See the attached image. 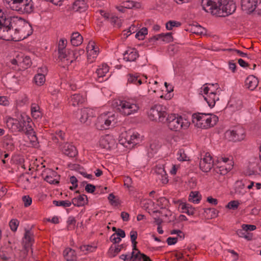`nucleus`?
Listing matches in <instances>:
<instances>
[{
	"instance_id": "1",
	"label": "nucleus",
	"mask_w": 261,
	"mask_h": 261,
	"mask_svg": "<svg viewBox=\"0 0 261 261\" xmlns=\"http://www.w3.org/2000/svg\"><path fill=\"white\" fill-rule=\"evenodd\" d=\"M201 5L205 12L219 17L231 14L236 9L232 0H201Z\"/></svg>"
},
{
	"instance_id": "2",
	"label": "nucleus",
	"mask_w": 261,
	"mask_h": 261,
	"mask_svg": "<svg viewBox=\"0 0 261 261\" xmlns=\"http://www.w3.org/2000/svg\"><path fill=\"white\" fill-rule=\"evenodd\" d=\"M31 121V118L24 113H21L17 119L6 117L5 120L7 127L13 133L23 132L28 133L33 131Z\"/></svg>"
},
{
	"instance_id": "3",
	"label": "nucleus",
	"mask_w": 261,
	"mask_h": 261,
	"mask_svg": "<svg viewBox=\"0 0 261 261\" xmlns=\"http://www.w3.org/2000/svg\"><path fill=\"white\" fill-rule=\"evenodd\" d=\"M113 106L116 110L123 116H129L138 113L140 107L138 101L132 98L116 101Z\"/></svg>"
},
{
	"instance_id": "4",
	"label": "nucleus",
	"mask_w": 261,
	"mask_h": 261,
	"mask_svg": "<svg viewBox=\"0 0 261 261\" xmlns=\"http://www.w3.org/2000/svg\"><path fill=\"white\" fill-rule=\"evenodd\" d=\"M219 85L216 84H206L201 88L200 93L203 96L208 106L212 108L219 99Z\"/></svg>"
},
{
	"instance_id": "5",
	"label": "nucleus",
	"mask_w": 261,
	"mask_h": 261,
	"mask_svg": "<svg viewBox=\"0 0 261 261\" xmlns=\"http://www.w3.org/2000/svg\"><path fill=\"white\" fill-rule=\"evenodd\" d=\"M166 121L168 128L174 132L186 130L190 125V122L187 118L178 114L171 113L168 115Z\"/></svg>"
},
{
	"instance_id": "6",
	"label": "nucleus",
	"mask_w": 261,
	"mask_h": 261,
	"mask_svg": "<svg viewBox=\"0 0 261 261\" xmlns=\"http://www.w3.org/2000/svg\"><path fill=\"white\" fill-rule=\"evenodd\" d=\"M218 121V117L212 114L199 113L193 116V122L201 128H207L214 126Z\"/></svg>"
},
{
	"instance_id": "7",
	"label": "nucleus",
	"mask_w": 261,
	"mask_h": 261,
	"mask_svg": "<svg viewBox=\"0 0 261 261\" xmlns=\"http://www.w3.org/2000/svg\"><path fill=\"white\" fill-rule=\"evenodd\" d=\"M4 2L11 10L21 14L30 13L33 11L32 0H4Z\"/></svg>"
},
{
	"instance_id": "8",
	"label": "nucleus",
	"mask_w": 261,
	"mask_h": 261,
	"mask_svg": "<svg viewBox=\"0 0 261 261\" xmlns=\"http://www.w3.org/2000/svg\"><path fill=\"white\" fill-rule=\"evenodd\" d=\"M14 22V26L21 27V30L18 33H13L14 41H17L23 40L33 33L31 25L23 19H15Z\"/></svg>"
},
{
	"instance_id": "9",
	"label": "nucleus",
	"mask_w": 261,
	"mask_h": 261,
	"mask_svg": "<svg viewBox=\"0 0 261 261\" xmlns=\"http://www.w3.org/2000/svg\"><path fill=\"white\" fill-rule=\"evenodd\" d=\"M148 115L151 120L163 122L167 117L166 108L161 105H155L150 109Z\"/></svg>"
},
{
	"instance_id": "10",
	"label": "nucleus",
	"mask_w": 261,
	"mask_h": 261,
	"mask_svg": "<svg viewBox=\"0 0 261 261\" xmlns=\"http://www.w3.org/2000/svg\"><path fill=\"white\" fill-rule=\"evenodd\" d=\"M232 166L233 162L231 158L221 156L218 158L214 170L218 174L225 175L232 169Z\"/></svg>"
},
{
	"instance_id": "11",
	"label": "nucleus",
	"mask_w": 261,
	"mask_h": 261,
	"mask_svg": "<svg viewBox=\"0 0 261 261\" xmlns=\"http://www.w3.org/2000/svg\"><path fill=\"white\" fill-rule=\"evenodd\" d=\"M115 120L116 116L113 112L103 113L98 117L96 126L98 129H107L109 128L112 122H115Z\"/></svg>"
},
{
	"instance_id": "12",
	"label": "nucleus",
	"mask_w": 261,
	"mask_h": 261,
	"mask_svg": "<svg viewBox=\"0 0 261 261\" xmlns=\"http://www.w3.org/2000/svg\"><path fill=\"white\" fill-rule=\"evenodd\" d=\"M139 141V135L137 133L125 132L121 133L119 142L126 147H130L137 144Z\"/></svg>"
},
{
	"instance_id": "13",
	"label": "nucleus",
	"mask_w": 261,
	"mask_h": 261,
	"mask_svg": "<svg viewBox=\"0 0 261 261\" xmlns=\"http://www.w3.org/2000/svg\"><path fill=\"white\" fill-rule=\"evenodd\" d=\"M84 52L83 50H69L66 49L59 51V59L62 61L65 66L69 65L73 61L77 59L80 52Z\"/></svg>"
},
{
	"instance_id": "14",
	"label": "nucleus",
	"mask_w": 261,
	"mask_h": 261,
	"mask_svg": "<svg viewBox=\"0 0 261 261\" xmlns=\"http://www.w3.org/2000/svg\"><path fill=\"white\" fill-rule=\"evenodd\" d=\"M34 242V235L30 230H27L22 239L23 250L20 252V257H25Z\"/></svg>"
},
{
	"instance_id": "15",
	"label": "nucleus",
	"mask_w": 261,
	"mask_h": 261,
	"mask_svg": "<svg viewBox=\"0 0 261 261\" xmlns=\"http://www.w3.org/2000/svg\"><path fill=\"white\" fill-rule=\"evenodd\" d=\"M86 49L87 61L90 63H93L99 54V48L94 41L91 40L89 42Z\"/></svg>"
},
{
	"instance_id": "16",
	"label": "nucleus",
	"mask_w": 261,
	"mask_h": 261,
	"mask_svg": "<svg viewBox=\"0 0 261 261\" xmlns=\"http://www.w3.org/2000/svg\"><path fill=\"white\" fill-rule=\"evenodd\" d=\"M160 216L154 217V222L158 225L157 228H160V224L163 220L166 222H171L175 219V215L172 212L168 209H163L162 211H159Z\"/></svg>"
},
{
	"instance_id": "17",
	"label": "nucleus",
	"mask_w": 261,
	"mask_h": 261,
	"mask_svg": "<svg viewBox=\"0 0 261 261\" xmlns=\"http://www.w3.org/2000/svg\"><path fill=\"white\" fill-rule=\"evenodd\" d=\"M226 135L229 137L230 140L234 142H239L245 139L246 132L243 127H239L233 130H227L226 132Z\"/></svg>"
},
{
	"instance_id": "18",
	"label": "nucleus",
	"mask_w": 261,
	"mask_h": 261,
	"mask_svg": "<svg viewBox=\"0 0 261 261\" xmlns=\"http://www.w3.org/2000/svg\"><path fill=\"white\" fill-rule=\"evenodd\" d=\"M214 165V161L212 156L209 152L205 153L201 158L199 163L200 169L204 172H207L211 170Z\"/></svg>"
},
{
	"instance_id": "19",
	"label": "nucleus",
	"mask_w": 261,
	"mask_h": 261,
	"mask_svg": "<svg viewBox=\"0 0 261 261\" xmlns=\"http://www.w3.org/2000/svg\"><path fill=\"white\" fill-rule=\"evenodd\" d=\"M99 144L101 147L111 149L115 148L116 145V140L113 136L111 135H105L100 137Z\"/></svg>"
},
{
	"instance_id": "20",
	"label": "nucleus",
	"mask_w": 261,
	"mask_h": 261,
	"mask_svg": "<svg viewBox=\"0 0 261 261\" xmlns=\"http://www.w3.org/2000/svg\"><path fill=\"white\" fill-rule=\"evenodd\" d=\"M44 179L50 184L59 183L60 176L58 173L50 169H45L42 173Z\"/></svg>"
},
{
	"instance_id": "21",
	"label": "nucleus",
	"mask_w": 261,
	"mask_h": 261,
	"mask_svg": "<svg viewBox=\"0 0 261 261\" xmlns=\"http://www.w3.org/2000/svg\"><path fill=\"white\" fill-rule=\"evenodd\" d=\"M0 257L3 261H14L15 254L12 246H4L0 249Z\"/></svg>"
},
{
	"instance_id": "22",
	"label": "nucleus",
	"mask_w": 261,
	"mask_h": 261,
	"mask_svg": "<svg viewBox=\"0 0 261 261\" xmlns=\"http://www.w3.org/2000/svg\"><path fill=\"white\" fill-rule=\"evenodd\" d=\"M59 148L63 154L70 158L74 157L77 154L75 146L68 142L60 143Z\"/></svg>"
},
{
	"instance_id": "23",
	"label": "nucleus",
	"mask_w": 261,
	"mask_h": 261,
	"mask_svg": "<svg viewBox=\"0 0 261 261\" xmlns=\"http://www.w3.org/2000/svg\"><path fill=\"white\" fill-rule=\"evenodd\" d=\"M2 147L7 152L13 151L16 147L15 141L10 135L5 136L2 140Z\"/></svg>"
},
{
	"instance_id": "24",
	"label": "nucleus",
	"mask_w": 261,
	"mask_h": 261,
	"mask_svg": "<svg viewBox=\"0 0 261 261\" xmlns=\"http://www.w3.org/2000/svg\"><path fill=\"white\" fill-rule=\"evenodd\" d=\"M47 73V69L46 67H41L38 69L37 73L35 75L33 81L35 84L41 86L43 85L46 81L45 75Z\"/></svg>"
},
{
	"instance_id": "25",
	"label": "nucleus",
	"mask_w": 261,
	"mask_h": 261,
	"mask_svg": "<svg viewBox=\"0 0 261 261\" xmlns=\"http://www.w3.org/2000/svg\"><path fill=\"white\" fill-rule=\"evenodd\" d=\"M257 0H241L242 10L246 13L250 14L255 11Z\"/></svg>"
},
{
	"instance_id": "26",
	"label": "nucleus",
	"mask_w": 261,
	"mask_h": 261,
	"mask_svg": "<svg viewBox=\"0 0 261 261\" xmlns=\"http://www.w3.org/2000/svg\"><path fill=\"white\" fill-rule=\"evenodd\" d=\"M143 207L150 214L154 215L158 214L159 210L156 205L151 199H145L142 202Z\"/></svg>"
},
{
	"instance_id": "27",
	"label": "nucleus",
	"mask_w": 261,
	"mask_h": 261,
	"mask_svg": "<svg viewBox=\"0 0 261 261\" xmlns=\"http://www.w3.org/2000/svg\"><path fill=\"white\" fill-rule=\"evenodd\" d=\"M109 71V67L105 63H103L98 66L95 73V77L97 81L101 82L103 81V77L106 75Z\"/></svg>"
},
{
	"instance_id": "28",
	"label": "nucleus",
	"mask_w": 261,
	"mask_h": 261,
	"mask_svg": "<svg viewBox=\"0 0 261 261\" xmlns=\"http://www.w3.org/2000/svg\"><path fill=\"white\" fill-rule=\"evenodd\" d=\"M171 234H176L175 237H169L167 239V243L168 245L175 244L178 240H182L185 238V233L180 229H172L170 231Z\"/></svg>"
},
{
	"instance_id": "29",
	"label": "nucleus",
	"mask_w": 261,
	"mask_h": 261,
	"mask_svg": "<svg viewBox=\"0 0 261 261\" xmlns=\"http://www.w3.org/2000/svg\"><path fill=\"white\" fill-rule=\"evenodd\" d=\"M3 15H4V17H3V18H1V22H5L6 24H9V25H10V28H11V29L13 30V34L14 33H18L19 32H20V30H21L22 28L21 27H17L16 25L14 26L13 21H15V20H15V19H21V18L18 17H14L12 18H7L6 15L4 12H3Z\"/></svg>"
},
{
	"instance_id": "30",
	"label": "nucleus",
	"mask_w": 261,
	"mask_h": 261,
	"mask_svg": "<svg viewBox=\"0 0 261 261\" xmlns=\"http://www.w3.org/2000/svg\"><path fill=\"white\" fill-rule=\"evenodd\" d=\"M92 113L90 109L84 108L77 112L76 117L82 123H85L92 116Z\"/></svg>"
},
{
	"instance_id": "31",
	"label": "nucleus",
	"mask_w": 261,
	"mask_h": 261,
	"mask_svg": "<svg viewBox=\"0 0 261 261\" xmlns=\"http://www.w3.org/2000/svg\"><path fill=\"white\" fill-rule=\"evenodd\" d=\"M123 56V59L126 61L133 62L138 58L139 54L135 48H128L125 51Z\"/></svg>"
},
{
	"instance_id": "32",
	"label": "nucleus",
	"mask_w": 261,
	"mask_h": 261,
	"mask_svg": "<svg viewBox=\"0 0 261 261\" xmlns=\"http://www.w3.org/2000/svg\"><path fill=\"white\" fill-rule=\"evenodd\" d=\"M258 84V79L254 75L248 76L245 80V86L250 90H254Z\"/></svg>"
},
{
	"instance_id": "33",
	"label": "nucleus",
	"mask_w": 261,
	"mask_h": 261,
	"mask_svg": "<svg viewBox=\"0 0 261 261\" xmlns=\"http://www.w3.org/2000/svg\"><path fill=\"white\" fill-rule=\"evenodd\" d=\"M178 209H180L181 213H187L189 215H193L195 212V209L191 205L182 201L179 203Z\"/></svg>"
},
{
	"instance_id": "34",
	"label": "nucleus",
	"mask_w": 261,
	"mask_h": 261,
	"mask_svg": "<svg viewBox=\"0 0 261 261\" xmlns=\"http://www.w3.org/2000/svg\"><path fill=\"white\" fill-rule=\"evenodd\" d=\"M32 61L28 56L19 55V64L18 69H27L31 65Z\"/></svg>"
},
{
	"instance_id": "35",
	"label": "nucleus",
	"mask_w": 261,
	"mask_h": 261,
	"mask_svg": "<svg viewBox=\"0 0 261 261\" xmlns=\"http://www.w3.org/2000/svg\"><path fill=\"white\" fill-rule=\"evenodd\" d=\"M86 100L85 95L75 94L71 96L70 102L73 106H76L84 103Z\"/></svg>"
},
{
	"instance_id": "36",
	"label": "nucleus",
	"mask_w": 261,
	"mask_h": 261,
	"mask_svg": "<svg viewBox=\"0 0 261 261\" xmlns=\"http://www.w3.org/2000/svg\"><path fill=\"white\" fill-rule=\"evenodd\" d=\"M87 197L85 195H79L72 199V203L76 206H81L87 203Z\"/></svg>"
},
{
	"instance_id": "37",
	"label": "nucleus",
	"mask_w": 261,
	"mask_h": 261,
	"mask_svg": "<svg viewBox=\"0 0 261 261\" xmlns=\"http://www.w3.org/2000/svg\"><path fill=\"white\" fill-rule=\"evenodd\" d=\"M83 37L77 32L73 33L71 36L70 42L72 45L77 46L83 42Z\"/></svg>"
},
{
	"instance_id": "38",
	"label": "nucleus",
	"mask_w": 261,
	"mask_h": 261,
	"mask_svg": "<svg viewBox=\"0 0 261 261\" xmlns=\"http://www.w3.org/2000/svg\"><path fill=\"white\" fill-rule=\"evenodd\" d=\"M118 231H116L110 237V241L113 243H118L120 242L121 238H123L125 236V232L122 229H118Z\"/></svg>"
},
{
	"instance_id": "39",
	"label": "nucleus",
	"mask_w": 261,
	"mask_h": 261,
	"mask_svg": "<svg viewBox=\"0 0 261 261\" xmlns=\"http://www.w3.org/2000/svg\"><path fill=\"white\" fill-rule=\"evenodd\" d=\"M63 255L66 261H76L75 251L71 248L65 249Z\"/></svg>"
},
{
	"instance_id": "40",
	"label": "nucleus",
	"mask_w": 261,
	"mask_h": 261,
	"mask_svg": "<svg viewBox=\"0 0 261 261\" xmlns=\"http://www.w3.org/2000/svg\"><path fill=\"white\" fill-rule=\"evenodd\" d=\"M234 189L235 193L241 196L244 195L246 193L245 184L242 181L238 180L235 182Z\"/></svg>"
},
{
	"instance_id": "41",
	"label": "nucleus",
	"mask_w": 261,
	"mask_h": 261,
	"mask_svg": "<svg viewBox=\"0 0 261 261\" xmlns=\"http://www.w3.org/2000/svg\"><path fill=\"white\" fill-rule=\"evenodd\" d=\"M254 229H237L236 233L240 238H243L247 240H251L253 238L252 233L249 230H253Z\"/></svg>"
},
{
	"instance_id": "42",
	"label": "nucleus",
	"mask_w": 261,
	"mask_h": 261,
	"mask_svg": "<svg viewBox=\"0 0 261 261\" xmlns=\"http://www.w3.org/2000/svg\"><path fill=\"white\" fill-rule=\"evenodd\" d=\"M260 169L257 164H252L246 171L248 175H257L260 174Z\"/></svg>"
},
{
	"instance_id": "43",
	"label": "nucleus",
	"mask_w": 261,
	"mask_h": 261,
	"mask_svg": "<svg viewBox=\"0 0 261 261\" xmlns=\"http://www.w3.org/2000/svg\"><path fill=\"white\" fill-rule=\"evenodd\" d=\"M31 114L32 117L35 119H38L41 117L42 114L40 111V107L36 103L32 104Z\"/></svg>"
},
{
	"instance_id": "44",
	"label": "nucleus",
	"mask_w": 261,
	"mask_h": 261,
	"mask_svg": "<svg viewBox=\"0 0 261 261\" xmlns=\"http://www.w3.org/2000/svg\"><path fill=\"white\" fill-rule=\"evenodd\" d=\"M122 7L126 9H133L134 8H138L140 7V4L134 1L128 0L122 3Z\"/></svg>"
},
{
	"instance_id": "45",
	"label": "nucleus",
	"mask_w": 261,
	"mask_h": 261,
	"mask_svg": "<svg viewBox=\"0 0 261 261\" xmlns=\"http://www.w3.org/2000/svg\"><path fill=\"white\" fill-rule=\"evenodd\" d=\"M201 200V196L199 195L198 192L192 191L190 193L189 197V201L194 203H198Z\"/></svg>"
},
{
	"instance_id": "46",
	"label": "nucleus",
	"mask_w": 261,
	"mask_h": 261,
	"mask_svg": "<svg viewBox=\"0 0 261 261\" xmlns=\"http://www.w3.org/2000/svg\"><path fill=\"white\" fill-rule=\"evenodd\" d=\"M177 159L180 162L187 161L190 160V158L186 153L183 149H179L176 154Z\"/></svg>"
},
{
	"instance_id": "47",
	"label": "nucleus",
	"mask_w": 261,
	"mask_h": 261,
	"mask_svg": "<svg viewBox=\"0 0 261 261\" xmlns=\"http://www.w3.org/2000/svg\"><path fill=\"white\" fill-rule=\"evenodd\" d=\"M121 250V247L120 246L117 245L115 246H111L109 251H108V255L110 257H114L118 254Z\"/></svg>"
},
{
	"instance_id": "48",
	"label": "nucleus",
	"mask_w": 261,
	"mask_h": 261,
	"mask_svg": "<svg viewBox=\"0 0 261 261\" xmlns=\"http://www.w3.org/2000/svg\"><path fill=\"white\" fill-rule=\"evenodd\" d=\"M97 248L96 246L90 245H85L81 246L80 247V250L83 251L85 254L88 253L89 252H94Z\"/></svg>"
},
{
	"instance_id": "49",
	"label": "nucleus",
	"mask_w": 261,
	"mask_h": 261,
	"mask_svg": "<svg viewBox=\"0 0 261 261\" xmlns=\"http://www.w3.org/2000/svg\"><path fill=\"white\" fill-rule=\"evenodd\" d=\"M138 233L136 231L132 230L130 232V237L133 245V250H137L136 239L137 238Z\"/></svg>"
},
{
	"instance_id": "50",
	"label": "nucleus",
	"mask_w": 261,
	"mask_h": 261,
	"mask_svg": "<svg viewBox=\"0 0 261 261\" xmlns=\"http://www.w3.org/2000/svg\"><path fill=\"white\" fill-rule=\"evenodd\" d=\"M166 168L169 170L170 174L172 175H174L176 174L177 170L180 168L179 165L171 164L170 166L166 164Z\"/></svg>"
},
{
	"instance_id": "51",
	"label": "nucleus",
	"mask_w": 261,
	"mask_h": 261,
	"mask_svg": "<svg viewBox=\"0 0 261 261\" xmlns=\"http://www.w3.org/2000/svg\"><path fill=\"white\" fill-rule=\"evenodd\" d=\"M148 33V30L146 28H143L140 29L135 35V37L140 40H143L145 35Z\"/></svg>"
},
{
	"instance_id": "52",
	"label": "nucleus",
	"mask_w": 261,
	"mask_h": 261,
	"mask_svg": "<svg viewBox=\"0 0 261 261\" xmlns=\"http://www.w3.org/2000/svg\"><path fill=\"white\" fill-rule=\"evenodd\" d=\"M191 30L192 33L194 34H202L205 33L204 28L198 24L192 25Z\"/></svg>"
},
{
	"instance_id": "53",
	"label": "nucleus",
	"mask_w": 261,
	"mask_h": 261,
	"mask_svg": "<svg viewBox=\"0 0 261 261\" xmlns=\"http://www.w3.org/2000/svg\"><path fill=\"white\" fill-rule=\"evenodd\" d=\"M181 25L180 22L174 20H170L166 23L167 30H172L174 27H178Z\"/></svg>"
},
{
	"instance_id": "54",
	"label": "nucleus",
	"mask_w": 261,
	"mask_h": 261,
	"mask_svg": "<svg viewBox=\"0 0 261 261\" xmlns=\"http://www.w3.org/2000/svg\"><path fill=\"white\" fill-rule=\"evenodd\" d=\"M53 203L56 206H61L64 207H69L71 205L72 202L69 200H54Z\"/></svg>"
},
{
	"instance_id": "55",
	"label": "nucleus",
	"mask_w": 261,
	"mask_h": 261,
	"mask_svg": "<svg viewBox=\"0 0 261 261\" xmlns=\"http://www.w3.org/2000/svg\"><path fill=\"white\" fill-rule=\"evenodd\" d=\"M157 202L158 203L156 205H159V206L163 210L164 209V207L168 205L169 201L165 197H162L158 199Z\"/></svg>"
},
{
	"instance_id": "56",
	"label": "nucleus",
	"mask_w": 261,
	"mask_h": 261,
	"mask_svg": "<svg viewBox=\"0 0 261 261\" xmlns=\"http://www.w3.org/2000/svg\"><path fill=\"white\" fill-rule=\"evenodd\" d=\"M65 137V133L62 130H58L56 132L55 136H53L52 139L55 142H56V140H57V142H58L59 139H60L61 140H64Z\"/></svg>"
},
{
	"instance_id": "57",
	"label": "nucleus",
	"mask_w": 261,
	"mask_h": 261,
	"mask_svg": "<svg viewBox=\"0 0 261 261\" xmlns=\"http://www.w3.org/2000/svg\"><path fill=\"white\" fill-rule=\"evenodd\" d=\"M240 205V203L238 200H232L229 202L226 206V207L230 209L236 210Z\"/></svg>"
},
{
	"instance_id": "58",
	"label": "nucleus",
	"mask_w": 261,
	"mask_h": 261,
	"mask_svg": "<svg viewBox=\"0 0 261 261\" xmlns=\"http://www.w3.org/2000/svg\"><path fill=\"white\" fill-rule=\"evenodd\" d=\"M141 252L139 250H133L131 256L128 257V260L136 261L137 259H139Z\"/></svg>"
},
{
	"instance_id": "59",
	"label": "nucleus",
	"mask_w": 261,
	"mask_h": 261,
	"mask_svg": "<svg viewBox=\"0 0 261 261\" xmlns=\"http://www.w3.org/2000/svg\"><path fill=\"white\" fill-rule=\"evenodd\" d=\"M24 207L29 206L32 203V199L29 195H24L22 197Z\"/></svg>"
},
{
	"instance_id": "60",
	"label": "nucleus",
	"mask_w": 261,
	"mask_h": 261,
	"mask_svg": "<svg viewBox=\"0 0 261 261\" xmlns=\"http://www.w3.org/2000/svg\"><path fill=\"white\" fill-rule=\"evenodd\" d=\"M67 42V40L65 39L62 38L60 39L58 43V52L65 50Z\"/></svg>"
},
{
	"instance_id": "61",
	"label": "nucleus",
	"mask_w": 261,
	"mask_h": 261,
	"mask_svg": "<svg viewBox=\"0 0 261 261\" xmlns=\"http://www.w3.org/2000/svg\"><path fill=\"white\" fill-rule=\"evenodd\" d=\"M173 40V38L172 36L171 33H163V42L166 43L172 42Z\"/></svg>"
},
{
	"instance_id": "62",
	"label": "nucleus",
	"mask_w": 261,
	"mask_h": 261,
	"mask_svg": "<svg viewBox=\"0 0 261 261\" xmlns=\"http://www.w3.org/2000/svg\"><path fill=\"white\" fill-rule=\"evenodd\" d=\"M165 167H164L162 165H158L156 166V167L155 168V172L156 174L160 175L163 174H165V173H166L165 171Z\"/></svg>"
},
{
	"instance_id": "63",
	"label": "nucleus",
	"mask_w": 261,
	"mask_h": 261,
	"mask_svg": "<svg viewBox=\"0 0 261 261\" xmlns=\"http://www.w3.org/2000/svg\"><path fill=\"white\" fill-rule=\"evenodd\" d=\"M108 199L110 202L111 204L114 206H117L119 204L118 199H115V196L113 194H109L108 196Z\"/></svg>"
},
{
	"instance_id": "64",
	"label": "nucleus",
	"mask_w": 261,
	"mask_h": 261,
	"mask_svg": "<svg viewBox=\"0 0 261 261\" xmlns=\"http://www.w3.org/2000/svg\"><path fill=\"white\" fill-rule=\"evenodd\" d=\"M10 104L9 98L5 96H0V105L3 106H8Z\"/></svg>"
}]
</instances>
